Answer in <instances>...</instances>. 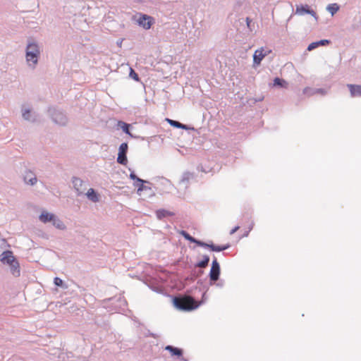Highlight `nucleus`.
Segmentation results:
<instances>
[{
    "label": "nucleus",
    "instance_id": "f257e3e1",
    "mask_svg": "<svg viewBox=\"0 0 361 361\" xmlns=\"http://www.w3.org/2000/svg\"><path fill=\"white\" fill-rule=\"evenodd\" d=\"M205 289L202 293V301L198 302L193 297L190 295H184L182 297H175L173 299V305L178 310L184 311H191L197 309L200 304L204 303L207 300L206 293L208 290V287H203Z\"/></svg>",
    "mask_w": 361,
    "mask_h": 361
},
{
    "label": "nucleus",
    "instance_id": "6e6552de",
    "mask_svg": "<svg viewBox=\"0 0 361 361\" xmlns=\"http://www.w3.org/2000/svg\"><path fill=\"white\" fill-rule=\"evenodd\" d=\"M295 14L303 16L305 14H310L313 16L316 20L318 19V16L316 12L311 9L310 6L307 4L297 6L295 8Z\"/></svg>",
    "mask_w": 361,
    "mask_h": 361
},
{
    "label": "nucleus",
    "instance_id": "cd10ccee",
    "mask_svg": "<svg viewBox=\"0 0 361 361\" xmlns=\"http://www.w3.org/2000/svg\"><path fill=\"white\" fill-rule=\"evenodd\" d=\"M192 178H193V173H190V172H185L183 174V177H182V178L180 180V185H184L185 184V188H188V181L190 180V179H191Z\"/></svg>",
    "mask_w": 361,
    "mask_h": 361
},
{
    "label": "nucleus",
    "instance_id": "c756f323",
    "mask_svg": "<svg viewBox=\"0 0 361 361\" xmlns=\"http://www.w3.org/2000/svg\"><path fill=\"white\" fill-rule=\"evenodd\" d=\"M274 86L279 87H285L287 85V82L283 79L279 78L278 77L275 78L274 80Z\"/></svg>",
    "mask_w": 361,
    "mask_h": 361
},
{
    "label": "nucleus",
    "instance_id": "a878e982",
    "mask_svg": "<svg viewBox=\"0 0 361 361\" xmlns=\"http://www.w3.org/2000/svg\"><path fill=\"white\" fill-rule=\"evenodd\" d=\"M10 271L14 276H19L20 274V266L18 260L13 262L10 266Z\"/></svg>",
    "mask_w": 361,
    "mask_h": 361
},
{
    "label": "nucleus",
    "instance_id": "20e7f679",
    "mask_svg": "<svg viewBox=\"0 0 361 361\" xmlns=\"http://www.w3.org/2000/svg\"><path fill=\"white\" fill-rule=\"evenodd\" d=\"M221 274V268L220 264L217 261V259L215 256H214L212 267L210 269V271L209 274V283L210 285H214L219 280Z\"/></svg>",
    "mask_w": 361,
    "mask_h": 361
},
{
    "label": "nucleus",
    "instance_id": "dca6fc26",
    "mask_svg": "<svg viewBox=\"0 0 361 361\" xmlns=\"http://www.w3.org/2000/svg\"><path fill=\"white\" fill-rule=\"evenodd\" d=\"M204 248H209L212 251L214 252H221L224 251L230 247L229 244L222 245H216L213 243H207L206 246H203Z\"/></svg>",
    "mask_w": 361,
    "mask_h": 361
},
{
    "label": "nucleus",
    "instance_id": "4be33fe9",
    "mask_svg": "<svg viewBox=\"0 0 361 361\" xmlns=\"http://www.w3.org/2000/svg\"><path fill=\"white\" fill-rule=\"evenodd\" d=\"M23 118L28 121L35 122L37 121V115L35 113L31 112L30 109H26L23 111Z\"/></svg>",
    "mask_w": 361,
    "mask_h": 361
},
{
    "label": "nucleus",
    "instance_id": "1a4fd4ad",
    "mask_svg": "<svg viewBox=\"0 0 361 361\" xmlns=\"http://www.w3.org/2000/svg\"><path fill=\"white\" fill-rule=\"evenodd\" d=\"M114 305V309L116 311L123 310L127 305L125 298L119 295L118 297L111 298L108 299Z\"/></svg>",
    "mask_w": 361,
    "mask_h": 361
},
{
    "label": "nucleus",
    "instance_id": "4c0bfd02",
    "mask_svg": "<svg viewBox=\"0 0 361 361\" xmlns=\"http://www.w3.org/2000/svg\"><path fill=\"white\" fill-rule=\"evenodd\" d=\"M215 284L216 285V286L221 288V287H223V286H224V281H219V282H218V283H216H216H215Z\"/></svg>",
    "mask_w": 361,
    "mask_h": 361
},
{
    "label": "nucleus",
    "instance_id": "ddd939ff",
    "mask_svg": "<svg viewBox=\"0 0 361 361\" xmlns=\"http://www.w3.org/2000/svg\"><path fill=\"white\" fill-rule=\"evenodd\" d=\"M152 18L147 15H142L137 20L138 25L143 28L148 30L152 25Z\"/></svg>",
    "mask_w": 361,
    "mask_h": 361
},
{
    "label": "nucleus",
    "instance_id": "2eb2a0df",
    "mask_svg": "<svg viewBox=\"0 0 361 361\" xmlns=\"http://www.w3.org/2000/svg\"><path fill=\"white\" fill-rule=\"evenodd\" d=\"M347 87L352 97H361V85L348 84Z\"/></svg>",
    "mask_w": 361,
    "mask_h": 361
},
{
    "label": "nucleus",
    "instance_id": "f8f14e48",
    "mask_svg": "<svg viewBox=\"0 0 361 361\" xmlns=\"http://www.w3.org/2000/svg\"><path fill=\"white\" fill-rule=\"evenodd\" d=\"M16 260V259L14 257L13 252L10 250L4 251L1 254V262L4 264L10 266Z\"/></svg>",
    "mask_w": 361,
    "mask_h": 361
},
{
    "label": "nucleus",
    "instance_id": "bb28decb",
    "mask_svg": "<svg viewBox=\"0 0 361 361\" xmlns=\"http://www.w3.org/2000/svg\"><path fill=\"white\" fill-rule=\"evenodd\" d=\"M118 126L120 127L122 130L127 135H130L131 137H133V135L130 132V124H128L124 121H118Z\"/></svg>",
    "mask_w": 361,
    "mask_h": 361
},
{
    "label": "nucleus",
    "instance_id": "e433bc0d",
    "mask_svg": "<svg viewBox=\"0 0 361 361\" xmlns=\"http://www.w3.org/2000/svg\"><path fill=\"white\" fill-rule=\"evenodd\" d=\"M240 226H235L231 231H230V234L231 235H233L234 234L238 229H239Z\"/></svg>",
    "mask_w": 361,
    "mask_h": 361
},
{
    "label": "nucleus",
    "instance_id": "7ed1b4c3",
    "mask_svg": "<svg viewBox=\"0 0 361 361\" xmlns=\"http://www.w3.org/2000/svg\"><path fill=\"white\" fill-rule=\"evenodd\" d=\"M48 113L51 120L60 126H66L68 123V118L64 112L56 107H50Z\"/></svg>",
    "mask_w": 361,
    "mask_h": 361
},
{
    "label": "nucleus",
    "instance_id": "393cba45",
    "mask_svg": "<svg viewBox=\"0 0 361 361\" xmlns=\"http://www.w3.org/2000/svg\"><path fill=\"white\" fill-rule=\"evenodd\" d=\"M166 121H168V123L173 127L174 128H180V129H184V130H188L190 129V128L189 126H188L187 125H185L183 123H180L179 121H175V120H172V119H170V118H166Z\"/></svg>",
    "mask_w": 361,
    "mask_h": 361
},
{
    "label": "nucleus",
    "instance_id": "c85d7f7f",
    "mask_svg": "<svg viewBox=\"0 0 361 361\" xmlns=\"http://www.w3.org/2000/svg\"><path fill=\"white\" fill-rule=\"evenodd\" d=\"M51 223L52 225L58 229L65 230L66 228V226L63 224V222L61 220H60L56 216H55V218Z\"/></svg>",
    "mask_w": 361,
    "mask_h": 361
},
{
    "label": "nucleus",
    "instance_id": "9d476101",
    "mask_svg": "<svg viewBox=\"0 0 361 361\" xmlns=\"http://www.w3.org/2000/svg\"><path fill=\"white\" fill-rule=\"evenodd\" d=\"M164 350L169 351L171 356L177 357L182 361H188V359L183 357V350L182 348L168 345L165 346Z\"/></svg>",
    "mask_w": 361,
    "mask_h": 361
},
{
    "label": "nucleus",
    "instance_id": "f704fd0d",
    "mask_svg": "<svg viewBox=\"0 0 361 361\" xmlns=\"http://www.w3.org/2000/svg\"><path fill=\"white\" fill-rule=\"evenodd\" d=\"M129 177L131 180H133L135 181L134 183H138L140 182H142V178L137 177L133 171H131Z\"/></svg>",
    "mask_w": 361,
    "mask_h": 361
},
{
    "label": "nucleus",
    "instance_id": "7c9ffc66",
    "mask_svg": "<svg viewBox=\"0 0 361 361\" xmlns=\"http://www.w3.org/2000/svg\"><path fill=\"white\" fill-rule=\"evenodd\" d=\"M326 9L332 16H334L339 10V6L337 4H331L328 5Z\"/></svg>",
    "mask_w": 361,
    "mask_h": 361
},
{
    "label": "nucleus",
    "instance_id": "9b49d317",
    "mask_svg": "<svg viewBox=\"0 0 361 361\" xmlns=\"http://www.w3.org/2000/svg\"><path fill=\"white\" fill-rule=\"evenodd\" d=\"M180 233L185 240L190 241V243H195L197 246L203 247V246L207 245V243L196 239L195 238L191 236L187 231L184 230H182Z\"/></svg>",
    "mask_w": 361,
    "mask_h": 361
},
{
    "label": "nucleus",
    "instance_id": "f3484780",
    "mask_svg": "<svg viewBox=\"0 0 361 361\" xmlns=\"http://www.w3.org/2000/svg\"><path fill=\"white\" fill-rule=\"evenodd\" d=\"M330 40L329 39H321V40H319V41H316V42H312L310 43L307 48V50L309 51H311L314 49H315L316 48L320 47V46H326V45H328L330 44Z\"/></svg>",
    "mask_w": 361,
    "mask_h": 361
},
{
    "label": "nucleus",
    "instance_id": "5701e85b",
    "mask_svg": "<svg viewBox=\"0 0 361 361\" xmlns=\"http://www.w3.org/2000/svg\"><path fill=\"white\" fill-rule=\"evenodd\" d=\"M85 195L87 197L93 202H98L99 201V195L93 188H90Z\"/></svg>",
    "mask_w": 361,
    "mask_h": 361
},
{
    "label": "nucleus",
    "instance_id": "6ab92c4d",
    "mask_svg": "<svg viewBox=\"0 0 361 361\" xmlns=\"http://www.w3.org/2000/svg\"><path fill=\"white\" fill-rule=\"evenodd\" d=\"M304 93L308 95H312L315 94H320L322 95H325L327 93V90L324 88H305L304 90Z\"/></svg>",
    "mask_w": 361,
    "mask_h": 361
},
{
    "label": "nucleus",
    "instance_id": "4468645a",
    "mask_svg": "<svg viewBox=\"0 0 361 361\" xmlns=\"http://www.w3.org/2000/svg\"><path fill=\"white\" fill-rule=\"evenodd\" d=\"M266 55L267 52H264L263 48L257 49L253 54V63L257 65L260 64L261 61Z\"/></svg>",
    "mask_w": 361,
    "mask_h": 361
},
{
    "label": "nucleus",
    "instance_id": "f03ea898",
    "mask_svg": "<svg viewBox=\"0 0 361 361\" xmlns=\"http://www.w3.org/2000/svg\"><path fill=\"white\" fill-rule=\"evenodd\" d=\"M39 55L40 49L38 43L32 39H29L25 49V59L29 67L35 68Z\"/></svg>",
    "mask_w": 361,
    "mask_h": 361
},
{
    "label": "nucleus",
    "instance_id": "ea45409f",
    "mask_svg": "<svg viewBox=\"0 0 361 361\" xmlns=\"http://www.w3.org/2000/svg\"><path fill=\"white\" fill-rule=\"evenodd\" d=\"M249 232H250V231H247L246 233H245L244 236H247V235H248Z\"/></svg>",
    "mask_w": 361,
    "mask_h": 361
},
{
    "label": "nucleus",
    "instance_id": "0eeeda50",
    "mask_svg": "<svg viewBox=\"0 0 361 361\" xmlns=\"http://www.w3.org/2000/svg\"><path fill=\"white\" fill-rule=\"evenodd\" d=\"M134 186L137 188V193L140 195L142 191H149V196L154 195L155 192L152 190L149 185H152L149 181L142 179V182L138 183H134Z\"/></svg>",
    "mask_w": 361,
    "mask_h": 361
},
{
    "label": "nucleus",
    "instance_id": "72a5a7b5",
    "mask_svg": "<svg viewBox=\"0 0 361 361\" xmlns=\"http://www.w3.org/2000/svg\"><path fill=\"white\" fill-rule=\"evenodd\" d=\"M193 277L191 278L192 281H194L195 279L200 277L204 274V269H200L197 271H193Z\"/></svg>",
    "mask_w": 361,
    "mask_h": 361
},
{
    "label": "nucleus",
    "instance_id": "2f4dec72",
    "mask_svg": "<svg viewBox=\"0 0 361 361\" xmlns=\"http://www.w3.org/2000/svg\"><path fill=\"white\" fill-rule=\"evenodd\" d=\"M54 283L56 286L61 287L63 289H66L68 288L67 285L65 284L63 281L59 277H55L54 279Z\"/></svg>",
    "mask_w": 361,
    "mask_h": 361
},
{
    "label": "nucleus",
    "instance_id": "412c9836",
    "mask_svg": "<svg viewBox=\"0 0 361 361\" xmlns=\"http://www.w3.org/2000/svg\"><path fill=\"white\" fill-rule=\"evenodd\" d=\"M175 214L172 212L168 211L164 209H160L156 211V216L158 219L161 220L168 216H174Z\"/></svg>",
    "mask_w": 361,
    "mask_h": 361
},
{
    "label": "nucleus",
    "instance_id": "39448f33",
    "mask_svg": "<svg viewBox=\"0 0 361 361\" xmlns=\"http://www.w3.org/2000/svg\"><path fill=\"white\" fill-rule=\"evenodd\" d=\"M72 183L78 196L84 194L87 189V184L81 178L73 176L72 178Z\"/></svg>",
    "mask_w": 361,
    "mask_h": 361
},
{
    "label": "nucleus",
    "instance_id": "473e14b6",
    "mask_svg": "<svg viewBox=\"0 0 361 361\" xmlns=\"http://www.w3.org/2000/svg\"><path fill=\"white\" fill-rule=\"evenodd\" d=\"M129 76H130V78H131L132 79H133L135 81L140 80L138 74L137 73H135V71L132 68H130Z\"/></svg>",
    "mask_w": 361,
    "mask_h": 361
},
{
    "label": "nucleus",
    "instance_id": "c9c22d12",
    "mask_svg": "<svg viewBox=\"0 0 361 361\" xmlns=\"http://www.w3.org/2000/svg\"><path fill=\"white\" fill-rule=\"evenodd\" d=\"M246 23L247 27L250 29V31H252L254 28V23H252V20L249 17L246 18Z\"/></svg>",
    "mask_w": 361,
    "mask_h": 361
},
{
    "label": "nucleus",
    "instance_id": "423d86ee",
    "mask_svg": "<svg viewBox=\"0 0 361 361\" xmlns=\"http://www.w3.org/2000/svg\"><path fill=\"white\" fill-rule=\"evenodd\" d=\"M128 149V143H122L118 148V153L117 157V162L122 165H126L128 163L127 152Z\"/></svg>",
    "mask_w": 361,
    "mask_h": 361
},
{
    "label": "nucleus",
    "instance_id": "a211bd4d",
    "mask_svg": "<svg viewBox=\"0 0 361 361\" xmlns=\"http://www.w3.org/2000/svg\"><path fill=\"white\" fill-rule=\"evenodd\" d=\"M55 214L47 212H42L39 216V219L44 224L52 222L55 218Z\"/></svg>",
    "mask_w": 361,
    "mask_h": 361
},
{
    "label": "nucleus",
    "instance_id": "58836bf2",
    "mask_svg": "<svg viewBox=\"0 0 361 361\" xmlns=\"http://www.w3.org/2000/svg\"><path fill=\"white\" fill-rule=\"evenodd\" d=\"M148 336L154 338H157L159 337L157 334L150 332L148 334Z\"/></svg>",
    "mask_w": 361,
    "mask_h": 361
},
{
    "label": "nucleus",
    "instance_id": "aec40b11",
    "mask_svg": "<svg viewBox=\"0 0 361 361\" xmlns=\"http://www.w3.org/2000/svg\"><path fill=\"white\" fill-rule=\"evenodd\" d=\"M24 181L27 184H30V185H34L37 181V177L36 176L30 171H28L26 172L25 176H24Z\"/></svg>",
    "mask_w": 361,
    "mask_h": 361
},
{
    "label": "nucleus",
    "instance_id": "a19ab883",
    "mask_svg": "<svg viewBox=\"0 0 361 361\" xmlns=\"http://www.w3.org/2000/svg\"><path fill=\"white\" fill-rule=\"evenodd\" d=\"M197 283H198V284H202V282L200 280V281H197Z\"/></svg>",
    "mask_w": 361,
    "mask_h": 361
},
{
    "label": "nucleus",
    "instance_id": "b1692460",
    "mask_svg": "<svg viewBox=\"0 0 361 361\" xmlns=\"http://www.w3.org/2000/svg\"><path fill=\"white\" fill-rule=\"evenodd\" d=\"M209 260L210 258L208 255H203L202 259L195 264V268L205 269L207 267Z\"/></svg>",
    "mask_w": 361,
    "mask_h": 361
}]
</instances>
